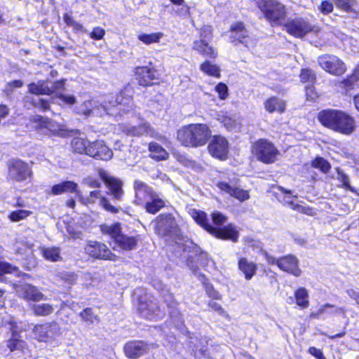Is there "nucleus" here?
Masks as SVG:
<instances>
[{
  "label": "nucleus",
  "instance_id": "nucleus-1",
  "mask_svg": "<svg viewBox=\"0 0 359 359\" xmlns=\"http://www.w3.org/2000/svg\"><path fill=\"white\" fill-rule=\"evenodd\" d=\"M318 118L324 126L346 135H351L356 127L355 119L339 110H323L319 112Z\"/></svg>",
  "mask_w": 359,
  "mask_h": 359
},
{
  "label": "nucleus",
  "instance_id": "nucleus-2",
  "mask_svg": "<svg viewBox=\"0 0 359 359\" xmlns=\"http://www.w3.org/2000/svg\"><path fill=\"white\" fill-rule=\"evenodd\" d=\"M211 135V130L206 124H189L177 132V139L185 147H198L205 145Z\"/></svg>",
  "mask_w": 359,
  "mask_h": 359
},
{
  "label": "nucleus",
  "instance_id": "nucleus-3",
  "mask_svg": "<svg viewBox=\"0 0 359 359\" xmlns=\"http://www.w3.org/2000/svg\"><path fill=\"white\" fill-rule=\"evenodd\" d=\"M193 219L203 226L207 231L218 238L229 239L236 242L238 238V231L232 224H229L222 229H217L208 223L205 212L194 210L192 212Z\"/></svg>",
  "mask_w": 359,
  "mask_h": 359
},
{
  "label": "nucleus",
  "instance_id": "nucleus-4",
  "mask_svg": "<svg viewBox=\"0 0 359 359\" xmlns=\"http://www.w3.org/2000/svg\"><path fill=\"white\" fill-rule=\"evenodd\" d=\"M101 230L104 233L109 235L114 240L116 247L121 250H133L137 245V237L128 236L121 233V226L118 223L102 225Z\"/></svg>",
  "mask_w": 359,
  "mask_h": 359
},
{
  "label": "nucleus",
  "instance_id": "nucleus-5",
  "mask_svg": "<svg viewBox=\"0 0 359 359\" xmlns=\"http://www.w3.org/2000/svg\"><path fill=\"white\" fill-rule=\"evenodd\" d=\"M32 121L35 123V130L39 135L62 137H65L68 135V130L65 128V126L47 117L35 116L32 118Z\"/></svg>",
  "mask_w": 359,
  "mask_h": 359
},
{
  "label": "nucleus",
  "instance_id": "nucleus-6",
  "mask_svg": "<svg viewBox=\"0 0 359 359\" xmlns=\"http://www.w3.org/2000/svg\"><path fill=\"white\" fill-rule=\"evenodd\" d=\"M256 5L263 13L265 18L273 24H278L285 18V8L283 4L276 0H255Z\"/></svg>",
  "mask_w": 359,
  "mask_h": 359
},
{
  "label": "nucleus",
  "instance_id": "nucleus-7",
  "mask_svg": "<svg viewBox=\"0 0 359 359\" xmlns=\"http://www.w3.org/2000/svg\"><path fill=\"white\" fill-rule=\"evenodd\" d=\"M155 231L157 234L163 237H169L177 244L180 240V229L175 218L170 214L161 215L156 219Z\"/></svg>",
  "mask_w": 359,
  "mask_h": 359
},
{
  "label": "nucleus",
  "instance_id": "nucleus-8",
  "mask_svg": "<svg viewBox=\"0 0 359 359\" xmlns=\"http://www.w3.org/2000/svg\"><path fill=\"white\" fill-rule=\"evenodd\" d=\"M252 152L257 160L264 163H272L277 159L279 151L275 146L265 139H260L255 142Z\"/></svg>",
  "mask_w": 359,
  "mask_h": 359
},
{
  "label": "nucleus",
  "instance_id": "nucleus-9",
  "mask_svg": "<svg viewBox=\"0 0 359 359\" xmlns=\"http://www.w3.org/2000/svg\"><path fill=\"white\" fill-rule=\"evenodd\" d=\"M79 112L84 116H103L106 114L114 115L116 112L114 104L107 106L106 103H101L96 100L84 102L79 108Z\"/></svg>",
  "mask_w": 359,
  "mask_h": 359
},
{
  "label": "nucleus",
  "instance_id": "nucleus-10",
  "mask_svg": "<svg viewBox=\"0 0 359 359\" xmlns=\"http://www.w3.org/2000/svg\"><path fill=\"white\" fill-rule=\"evenodd\" d=\"M201 39L193 42L192 48L204 57L215 58L217 52L208 43L212 37V29L210 26H204L201 32Z\"/></svg>",
  "mask_w": 359,
  "mask_h": 359
},
{
  "label": "nucleus",
  "instance_id": "nucleus-11",
  "mask_svg": "<svg viewBox=\"0 0 359 359\" xmlns=\"http://www.w3.org/2000/svg\"><path fill=\"white\" fill-rule=\"evenodd\" d=\"M318 63L323 69L336 76L343 74L346 69L345 64L337 56L332 55L319 57Z\"/></svg>",
  "mask_w": 359,
  "mask_h": 359
},
{
  "label": "nucleus",
  "instance_id": "nucleus-12",
  "mask_svg": "<svg viewBox=\"0 0 359 359\" xmlns=\"http://www.w3.org/2000/svg\"><path fill=\"white\" fill-rule=\"evenodd\" d=\"M210 155L220 160H224L229 152V142L221 135H215L208 146Z\"/></svg>",
  "mask_w": 359,
  "mask_h": 359
},
{
  "label": "nucleus",
  "instance_id": "nucleus-13",
  "mask_svg": "<svg viewBox=\"0 0 359 359\" xmlns=\"http://www.w3.org/2000/svg\"><path fill=\"white\" fill-rule=\"evenodd\" d=\"M231 41L234 42L238 41L247 48H251L255 46V40L249 36L248 30L245 28L243 22H238L233 24L230 28Z\"/></svg>",
  "mask_w": 359,
  "mask_h": 359
},
{
  "label": "nucleus",
  "instance_id": "nucleus-14",
  "mask_svg": "<svg viewBox=\"0 0 359 359\" xmlns=\"http://www.w3.org/2000/svg\"><path fill=\"white\" fill-rule=\"evenodd\" d=\"M285 27L289 34L298 38H302L313 30V26L302 18L290 20Z\"/></svg>",
  "mask_w": 359,
  "mask_h": 359
},
{
  "label": "nucleus",
  "instance_id": "nucleus-15",
  "mask_svg": "<svg viewBox=\"0 0 359 359\" xmlns=\"http://www.w3.org/2000/svg\"><path fill=\"white\" fill-rule=\"evenodd\" d=\"M8 173L13 180H26L32 176V172L29 165L18 159L10 162Z\"/></svg>",
  "mask_w": 359,
  "mask_h": 359
},
{
  "label": "nucleus",
  "instance_id": "nucleus-16",
  "mask_svg": "<svg viewBox=\"0 0 359 359\" xmlns=\"http://www.w3.org/2000/svg\"><path fill=\"white\" fill-rule=\"evenodd\" d=\"M86 252L92 257L101 259L114 260V255L111 250L102 243L90 241L85 248Z\"/></svg>",
  "mask_w": 359,
  "mask_h": 359
},
{
  "label": "nucleus",
  "instance_id": "nucleus-17",
  "mask_svg": "<svg viewBox=\"0 0 359 359\" xmlns=\"http://www.w3.org/2000/svg\"><path fill=\"white\" fill-rule=\"evenodd\" d=\"M58 330V325L55 323H46L36 325L33 328L34 338L39 341H47L53 338Z\"/></svg>",
  "mask_w": 359,
  "mask_h": 359
},
{
  "label": "nucleus",
  "instance_id": "nucleus-18",
  "mask_svg": "<svg viewBox=\"0 0 359 359\" xmlns=\"http://www.w3.org/2000/svg\"><path fill=\"white\" fill-rule=\"evenodd\" d=\"M149 349V345L144 341H128L123 348L125 355L130 359H137L147 353Z\"/></svg>",
  "mask_w": 359,
  "mask_h": 359
},
{
  "label": "nucleus",
  "instance_id": "nucleus-19",
  "mask_svg": "<svg viewBox=\"0 0 359 359\" xmlns=\"http://www.w3.org/2000/svg\"><path fill=\"white\" fill-rule=\"evenodd\" d=\"M88 149L87 155L96 159L108 161L113 156L112 151L101 140L91 142Z\"/></svg>",
  "mask_w": 359,
  "mask_h": 359
},
{
  "label": "nucleus",
  "instance_id": "nucleus-20",
  "mask_svg": "<svg viewBox=\"0 0 359 359\" xmlns=\"http://www.w3.org/2000/svg\"><path fill=\"white\" fill-rule=\"evenodd\" d=\"M15 291L20 297L26 300L39 302L46 299L44 294L36 287L29 284L16 285Z\"/></svg>",
  "mask_w": 359,
  "mask_h": 359
},
{
  "label": "nucleus",
  "instance_id": "nucleus-21",
  "mask_svg": "<svg viewBox=\"0 0 359 359\" xmlns=\"http://www.w3.org/2000/svg\"><path fill=\"white\" fill-rule=\"evenodd\" d=\"M278 267L285 272L292 274L298 277L302 274V270L299 267V259L292 255L278 259Z\"/></svg>",
  "mask_w": 359,
  "mask_h": 359
},
{
  "label": "nucleus",
  "instance_id": "nucleus-22",
  "mask_svg": "<svg viewBox=\"0 0 359 359\" xmlns=\"http://www.w3.org/2000/svg\"><path fill=\"white\" fill-rule=\"evenodd\" d=\"M135 201L138 204H142L151 198H154V194H156L143 181H135Z\"/></svg>",
  "mask_w": 359,
  "mask_h": 359
},
{
  "label": "nucleus",
  "instance_id": "nucleus-23",
  "mask_svg": "<svg viewBox=\"0 0 359 359\" xmlns=\"http://www.w3.org/2000/svg\"><path fill=\"white\" fill-rule=\"evenodd\" d=\"M138 311L142 317L149 320L161 317L158 307L152 301L141 302L138 306Z\"/></svg>",
  "mask_w": 359,
  "mask_h": 359
},
{
  "label": "nucleus",
  "instance_id": "nucleus-24",
  "mask_svg": "<svg viewBox=\"0 0 359 359\" xmlns=\"http://www.w3.org/2000/svg\"><path fill=\"white\" fill-rule=\"evenodd\" d=\"M217 187L221 191L229 194V195L235 197L240 201H244L248 199L250 197L248 191L242 189L236 186L231 185L229 183H226L223 181L219 182L217 184Z\"/></svg>",
  "mask_w": 359,
  "mask_h": 359
},
{
  "label": "nucleus",
  "instance_id": "nucleus-25",
  "mask_svg": "<svg viewBox=\"0 0 359 359\" xmlns=\"http://www.w3.org/2000/svg\"><path fill=\"white\" fill-rule=\"evenodd\" d=\"M156 79V72L147 67L136 69V79L140 86H147L152 83Z\"/></svg>",
  "mask_w": 359,
  "mask_h": 359
},
{
  "label": "nucleus",
  "instance_id": "nucleus-26",
  "mask_svg": "<svg viewBox=\"0 0 359 359\" xmlns=\"http://www.w3.org/2000/svg\"><path fill=\"white\" fill-rule=\"evenodd\" d=\"M238 266L248 280L252 278L257 270V264L245 257H241L238 259Z\"/></svg>",
  "mask_w": 359,
  "mask_h": 359
},
{
  "label": "nucleus",
  "instance_id": "nucleus-27",
  "mask_svg": "<svg viewBox=\"0 0 359 359\" xmlns=\"http://www.w3.org/2000/svg\"><path fill=\"white\" fill-rule=\"evenodd\" d=\"M264 108L269 113L276 111L283 113L285 109V102L276 97H271L264 102Z\"/></svg>",
  "mask_w": 359,
  "mask_h": 359
},
{
  "label": "nucleus",
  "instance_id": "nucleus-28",
  "mask_svg": "<svg viewBox=\"0 0 359 359\" xmlns=\"http://www.w3.org/2000/svg\"><path fill=\"white\" fill-rule=\"evenodd\" d=\"M29 92L34 95H50L51 90L49 88V82L47 81H39L28 85Z\"/></svg>",
  "mask_w": 359,
  "mask_h": 359
},
{
  "label": "nucleus",
  "instance_id": "nucleus-29",
  "mask_svg": "<svg viewBox=\"0 0 359 359\" xmlns=\"http://www.w3.org/2000/svg\"><path fill=\"white\" fill-rule=\"evenodd\" d=\"M149 150L151 152L150 156L156 161L165 160L168 156L166 150L156 142H151Z\"/></svg>",
  "mask_w": 359,
  "mask_h": 359
},
{
  "label": "nucleus",
  "instance_id": "nucleus-30",
  "mask_svg": "<svg viewBox=\"0 0 359 359\" xmlns=\"http://www.w3.org/2000/svg\"><path fill=\"white\" fill-rule=\"evenodd\" d=\"M154 196V198H151L149 201H147L145 205L147 211L152 214H155L165 205V202L160 198L157 193L155 194Z\"/></svg>",
  "mask_w": 359,
  "mask_h": 359
},
{
  "label": "nucleus",
  "instance_id": "nucleus-31",
  "mask_svg": "<svg viewBox=\"0 0 359 359\" xmlns=\"http://www.w3.org/2000/svg\"><path fill=\"white\" fill-rule=\"evenodd\" d=\"M41 251L43 257L50 262H57L62 259L60 249L56 247L41 248Z\"/></svg>",
  "mask_w": 359,
  "mask_h": 359
},
{
  "label": "nucleus",
  "instance_id": "nucleus-32",
  "mask_svg": "<svg viewBox=\"0 0 359 359\" xmlns=\"http://www.w3.org/2000/svg\"><path fill=\"white\" fill-rule=\"evenodd\" d=\"M76 184L74 181H63L62 184H56L52 188V193L55 195L64 192H73L76 191Z\"/></svg>",
  "mask_w": 359,
  "mask_h": 359
},
{
  "label": "nucleus",
  "instance_id": "nucleus-33",
  "mask_svg": "<svg viewBox=\"0 0 359 359\" xmlns=\"http://www.w3.org/2000/svg\"><path fill=\"white\" fill-rule=\"evenodd\" d=\"M297 304L302 309H306L309 305V293L306 288L299 287L294 292Z\"/></svg>",
  "mask_w": 359,
  "mask_h": 359
},
{
  "label": "nucleus",
  "instance_id": "nucleus-34",
  "mask_svg": "<svg viewBox=\"0 0 359 359\" xmlns=\"http://www.w3.org/2000/svg\"><path fill=\"white\" fill-rule=\"evenodd\" d=\"M128 133L133 136H141L144 135H153V131L149 124L142 123L138 126H132L128 128Z\"/></svg>",
  "mask_w": 359,
  "mask_h": 359
},
{
  "label": "nucleus",
  "instance_id": "nucleus-35",
  "mask_svg": "<svg viewBox=\"0 0 359 359\" xmlns=\"http://www.w3.org/2000/svg\"><path fill=\"white\" fill-rule=\"evenodd\" d=\"M90 143L83 138L76 137L72 142V147L74 152L88 154V145Z\"/></svg>",
  "mask_w": 359,
  "mask_h": 359
},
{
  "label": "nucleus",
  "instance_id": "nucleus-36",
  "mask_svg": "<svg viewBox=\"0 0 359 359\" xmlns=\"http://www.w3.org/2000/svg\"><path fill=\"white\" fill-rule=\"evenodd\" d=\"M109 191L116 199H119L122 195V182L121 181H103Z\"/></svg>",
  "mask_w": 359,
  "mask_h": 359
},
{
  "label": "nucleus",
  "instance_id": "nucleus-37",
  "mask_svg": "<svg viewBox=\"0 0 359 359\" xmlns=\"http://www.w3.org/2000/svg\"><path fill=\"white\" fill-rule=\"evenodd\" d=\"M199 280L203 283L205 287V292L207 295L212 299H221L222 295L217 292L214 287L206 282V278L203 274L198 273V275Z\"/></svg>",
  "mask_w": 359,
  "mask_h": 359
},
{
  "label": "nucleus",
  "instance_id": "nucleus-38",
  "mask_svg": "<svg viewBox=\"0 0 359 359\" xmlns=\"http://www.w3.org/2000/svg\"><path fill=\"white\" fill-rule=\"evenodd\" d=\"M163 33L156 32L151 34H139L137 38L140 41L147 45H149L154 43H158L160 39L163 36Z\"/></svg>",
  "mask_w": 359,
  "mask_h": 359
},
{
  "label": "nucleus",
  "instance_id": "nucleus-39",
  "mask_svg": "<svg viewBox=\"0 0 359 359\" xmlns=\"http://www.w3.org/2000/svg\"><path fill=\"white\" fill-rule=\"evenodd\" d=\"M32 310L36 316H46L51 314L53 312V307L49 304H34Z\"/></svg>",
  "mask_w": 359,
  "mask_h": 359
},
{
  "label": "nucleus",
  "instance_id": "nucleus-40",
  "mask_svg": "<svg viewBox=\"0 0 359 359\" xmlns=\"http://www.w3.org/2000/svg\"><path fill=\"white\" fill-rule=\"evenodd\" d=\"M200 69L205 74L219 78L220 76V69L219 67L211 64L209 61H205L201 65Z\"/></svg>",
  "mask_w": 359,
  "mask_h": 359
},
{
  "label": "nucleus",
  "instance_id": "nucleus-41",
  "mask_svg": "<svg viewBox=\"0 0 359 359\" xmlns=\"http://www.w3.org/2000/svg\"><path fill=\"white\" fill-rule=\"evenodd\" d=\"M63 19H64V22H65V24L67 26L71 27L74 32H85V33H88V32L83 27V25H81L79 22L76 21L72 15H69L67 13H65L64 15Z\"/></svg>",
  "mask_w": 359,
  "mask_h": 359
},
{
  "label": "nucleus",
  "instance_id": "nucleus-42",
  "mask_svg": "<svg viewBox=\"0 0 359 359\" xmlns=\"http://www.w3.org/2000/svg\"><path fill=\"white\" fill-rule=\"evenodd\" d=\"M311 165L319 169L322 172L327 173L331 168L330 163L323 157L317 156L311 162Z\"/></svg>",
  "mask_w": 359,
  "mask_h": 359
},
{
  "label": "nucleus",
  "instance_id": "nucleus-43",
  "mask_svg": "<svg viewBox=\"0 0 359 359\" xmlns=\"http://www.w3.org/2000/svg\"><path fill=\"white\" fill-rule=\"evenodd\" d=\"M80 317L83 320L86 321L88 324H93L95 322L99 321V318L95 314L91 308H86L83 309L80 313Z\"/></svg>",
  "mask_w": 359,
  "mask_h": 359
},
{
  "label": "nucleus",
  "instance_id": "nucleus-44",
  "mask_svg": "<svg viewBox=\"0 0 359 359\" xmlns=\"http://www.w3.org/2000/svg\"><path fill=\"white\" fill-rule=\"evenodd\" d=\"M359 80V73L355 69L347 79L340 83V86L346 88H352Z\"/></svg>",
  "mask_w": 359,
  "mask_h": 359
},
{
  "label": "nucleus",
  "instance_id": "nucleus-45",
  "mask_svg": "<svg viewBox=\"0 0 359 359\" xmlns=\"http://www.w3.org/2000/svg\"><path fill=\"white\" fill-rule=\"evenodd\" d=\"M7 346L11 351L22 350L25 348V342L20 339L18 337L12 336L11 339L8 341Z\"/></svg>",
  "mask_w": 359,
  "mask_h": 359
},
{
  "label": "nucleus",
  "instance_id": "nucleus-46",
  "mask_svg": "<svg viewBox=\"0 0 359 359\" xmlns=\"http://www.w3.org/2000/svg\"><path fill=\"white\" fill-rule=\"evenodd\" d=\"M222 123H223L228 130L236 131L240 129V123L230 116H224L222 120Z\"/></svg>",
  "mask_w": 359,
  "mask_h": 359
},
{
  "label": "nucleus",
  "instance_id": "nucleus-47",
  "mask_svg": "<svg viewBox=\"0 0 359 359\" xmlns=\"http://www.w3.org/2000/svg\"><path fill=\"white\" fill-rule=\"evenodd\" d=\"M32 214V212L25 210H18L12 212L9 215V218L13 222H18L27 218Z\"/></svg>",
  "mask_w": 359,
  "mask_h": 359
},
{
  "label": "nucleus",
  "instance_id": "nucleus-48",
  "mask_svg": "<svg viewBox=\"0 0 359 359\" xmlns=\"http://www.w3.org/2000/svg\"><path fill=\"white\" fill-rule=\"evenodd\" d=\"M337 7L345 11H350L355 0H333Z\"/></svg>",
  "mask_w": 359,
  "mask_h": 359
},
{
  "label": "nucleus",
  "instance_id": "nucleus-49",
  "mask_svg": "<svg viewBox=\"0 0 359 359\" xmlns=\"http://www.w3.org/2000/svg\"><path fill=\"white\" fill-rule=\"evenodd\" d=\"M27 325L25 323H17V322H11V330L12 331V336L18 337V333L25 330L27 329Z\"/></svg>",
  "mask_w": 359,
  "mask_h": 359
},
{
  "label": "nucleus",
  "instance_id": "nucleus-50",
  "mask_svg": "<svg viewBox=\"0 0 359 359\" xmlns=\"http://www.w3.org/2000/svg\"><path fill=\"white\" fill-rule=\"evenodd\" d=\"M300 79L302 82L313 83L316 80V76L312 70L306 69L302 71Z\"/></svg>",
  "mask_w": 359,
  "mask_h": 359
},
{
  "label": "nucleus",
  "instance_id": "nucleus-51",
  "mask_svg": "<svg viewBox=\"0 0 359 359\" xmlns=\"http://www.w3.org/2000/svg\"><path fill=\"white\" fill-rule=\"evenodd\" d=\"M105 35V30L101 27H95L92 32L89 33V36L94 40H101Z\"/></svg>",
  "mask_w": 359,
  "mask_h": 359
},
{
  "label": "nucleus",
  "instance_id": "nucleus-52",
  "mask_svg": "<svg viewBox=\"0 0 359 359\" xmlns=\"http://www.w3.org/2000/svg\"><path fill=\"white\" fill-rule=\"evenodd\" d=\"M24 83L21 80H14L8 82L6 84V87L5 88V92L6 93H10L12 92L13 88H19L23 86Z\"/></svg>",
  "mask_w": 359,
  "mask_h": 359
},
{
  "label": "nucleus",
  "instance_id": "nucleus-53",
  "mask_svg": "<svg viewBox=\"0 0 359 359\" xmlns=\"http://www.w3.org/2000/svg\"><path fill=\"white\" fill-rule=\"evenodd\" d=\"M215 90L218 93L220 99L224 100L226 98L228 95V88L224 83H219L216 86Z\"/></svg>",
  "mask_w": 359,
  "mask_h": 359
},
{
  "label": "nucleus",
  "instance_id": "nucleus-54",
  "mask_svg": "<svg viewBox=\"0 0 359 359\" xmlns=\"http://www.w3.org/2000/svg\"><path fill=\"white\" fill-rule=\"evenodd\" d=\"M208 305L211 309L217 312L218 314H219L221 316H228V315L226 314V312L225 311V310L222 307V306L219 304H218L215 302H213V301H210L208 302Z\"/></svg>",
  "mask_w": 359,
  "mask_h": 359
},
{
  "label": "nucleus",
  "instance_id": "nucleus-55",
  "mask_svg": "<svg viewBox=\"0 0 359 359\" xmlns=\"http://www.w3.org/2000/svg\"><path fill=\"white\" fill-rule=\"evenodd\" d=\"M101 205L107 211L112 213H118L120 208H116L110 204V203L105 198H102L100 202Z\"/></svg>",
  "mask_w": 359,
  "mask_h": 359
},
{
  "label": "nucleus",
  "instance_id": "nucleus-56",
  "mask_svg": "<svg viewBox=\"0 0 359 359\" xmlns=\"http://www.w3.org/2000/svg\"><path fill=\"white\" fill-rule=\"evenodd\" d=\"M287 202L290 204V205L291 206V208H292L294 210H296V211H298L300 212H303L305 214H308V215H309L311 212V210L309 208H306V207H304L299 204H294L292 201H287Z\"/></svg>",
  "mask_w": 359,
  "mask_h": 359
},
{
  "label": "nucleus",
  "instance_id": "nucleus-57",
  "mask_svg": "<svg viewBox=\"0 0 359 359\" xmlns=\"http://www.w3.org/2000/svg\"><path fill=\"white\" fill-rule=\"evenodd\" d=\"M65 88V81L60 80L55 82L49 83V88L51 90V93L56 90H63Z\"/></svg>",
  "mask_w": 359,
  "mask_h": 359
},
{
  "label": "nucleus",
  "instance_id": "nucleus-58",
  "mask_svg": "<svg viewBox=\"0 0 359 359\" xmlns=\"http://www.w3.org/2000/svg\"><path fill=\"white\" fill-rule=\"evenodd\" d=\"M212 218L214 224L219 226L223 224L226 220V217L219 212L212 213Z\"/></svg>",
  "mask_w": 359,
  "mask_h": 359
},
{
  "label": "nucleus",
  "instance_id": "nucleus-59",
  "mask_svg": "<svg viewBox=\"0 0 359 359\" xmlns=\"http://www.w3.org/2000/svg\"><path fill=\"white\" fill-rule=\"evenodd\" d=\"M333 10V5L328 1H323L321 3L320 11L323 14H328Z\"/></svg>",
  "mask_w": 359,
  "mask_h": 359
},
{
  "label": "nucleus",
  "instance_id": "nucleus-60",
  "mask_svg": "<svg viewBox=\"0 0 359 359\" xmlns=\"http://www.w3.org/2000/svg\"><path fill=\"white\" fill-rule=\"evenodd\" d=\"M305 89L307 100H315L318 97V94L313 86H306Z\"/></svg>",
  "mask_w": 359,
  "mask_h": 359
},
{
  "label": "nucleus",
  "instance_id": "nucleus-61",
  "mask_svg": "<svg viewBox=\"0 0 359 359\" xmlns=\"http://www.w3.org/2000/svg\"><path fill=\"white\" fill-rule=\"evenodd\" d=\"M330 309V311H329V313L331 315H340L342 316H346V310L344 307H337L334 305H332Z\"/></svg>",
  "mask_w": 359,
  "mask_h": 359
},
{
  "label": "nucleus",
  "instance_id": "nucleus-62",
  "mask_svg": "<svg viewBox=\"0 0 359 359\" xmlns=\"http://www.w3.org/2000/svg\"><path fill=\"white\" fill-rule=\"evenodd\" d=\"M308 351L311 355H313L317 359H325L322 351L316 347H310Z\"/></svg>",
  "mask_w": 359,
  "mask_h": 359
},
{
  "label": "nucleus",
  "instance_id": "nucleus-63",
  "mask_svg": "<svg viewBox=\"0 0 359 359\" xmlns=\"http://www.w3.org/2000/svg\"><path fill=\"white\" fill-rule=\"evenodd\" d=\"M153 285H154V287L156 288L158 290H159L161 292V293L162 294V295L164 297H165L166 294L169 292L168 290H165V288H164L165 286L163 285L162 282L160 280H154L153 281Z\"/></svg>",
  "mask_w": 359,
  "mask_h": 359
},
{
  "label": "nucleus",
  "instance_id": "nucleus-64",
  "mask_svg": "<svg viewBox=\"0 0 359 359\" xmlns=\"http://www.w3.org/2000/svg\"><path fill=\"white\" fill-rule=\"evenodd\" d=\"M348 295L353 299H354L358 304H359V292L350 289L347 290Z\"/></svg>",
  "mask_w": 359,
  "mask_h": 359
}]
</instances>
